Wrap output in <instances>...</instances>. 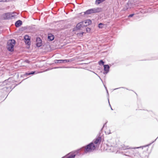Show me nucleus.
<instances>
[{
	"label": "nucleus",
	"mask_w": 158,
	"mask_h": 158,
	"mask_svg": "<svg viewBox=\"0 0 158 158\" xmlns=\"http://www.w3.org/2000/svg\"><path fill=\"white\" fill-rule=\"evenodd\" d=\"M134 14H131V15H129L128 17H132L133 15H134Z\"/></svg>",
	"instance_id": "19"
},
{
	"label": "nucleus",
	"mask_w": 158,
	"mask_h": 158,
	"mask_svg": "<svg viewBox=\"0 0 158 158\" xmlns=\"http://www.w3.org/2000/svg\"><path fill=\"white\" fill-rule=\"evenodd\" d=\"M84 27L83 26L82 22H80L78 23L76 26V28L77 29H81L82 27Z\"/></svg>",
	"instance_id": "8"
},
{
	"label": "nucleus",
	"mask_w": 158,
	"mask_h": 158,
	"mask_svg": "<svg viewBox=\"0 0 158 158\" xmlns=\"http://www.w3.org/2000/svg\"><path fill=\"white\" fill-rule=\"evenodd\" d=\"M82 22L84 27L87 26L91 23V21L89 19L86 20Z\"/></svg>",
	"instance_id": "5"
},
{
	"label": "nucleus",
	"mask_w": 158,
	"mask_h": 158,
	"mask_svg": "<svg viewBox=\"0 0 158 158\" xmlns=\"http://www.w3.org/2000/svg\"><path fill=\"white\" fill-rule=\"evenodd\" d=\"M103 25L102 24L100 23L99 24L98 27L100 28H102V27Z\"/></svg>",
	"instance_id": "15"
},
{
	"label": "nucleus",
	"mask_w": 158,
	"mask_h": 158,
	"mask_svg": "<svg viewBox=\"0 0 158 158\" xmlns=\"http://www.w3.org/2000/svg\"><path fill=\"white\" fill-rule=\"evenodd\" d=\"M83 33H84L83 32H81V33H79L78 34L80 35H82L83 34Z\"/></svg>",
	"instance_id": "20"
},
{
	"label": "nucleus",
	"mask_w": 158,
	"mask_h": 158,
	"mask_svg": "<svg viewBox=\"0 0 158 158\" xmlns=\"http://www.w3.org/2000/svg\"><path fill=\"white\" fill-rule=\"evenodd\" d=\"M104 71L106 73H107L110 68L109 66L108 65H104Z\"/></svg>",
	"instance_id": "12"
},
{
	"label": "nucleus",
	"mask_w": 158,
	"mask_h": 158,
	"mask_svg": "<svg viewBox=\"0 0 158 158\" xmlns=\"http://www.w3.org/2000/svg\"><path fill=\"white\" fill-rule=\"evenodd\" d=\"M105 0H97L95 2V3L96 4H99L101 2L105 1Z\"/></svg>",
	"instance_id": "14"
},
{
	"label": "nucleus",
	"mask_w": 158,
	"mask_h": 158,
	"mask_svg": "<svg viewBox=\"0 0 158 158\" xmlns=\"http://www.w3.org/2000/svg\"><path fill=\"white\" fill-rule=\"evenodd\" d=\"M101 10V8L98 7L86 10L85 12V14H89L94 13L98 12H100Z\"/></svg>",
	"instance_id": "3"
},
{
	"label": "nucleus",
	"mask_w": 158,
	"mask_h": 158,
	"mask_svg": "<svg viewBox=\"0 0 158 158\" xmlns=\"http://www.w3.org/2000/svg\"><path fill=\"white\" fill-rule=\"evenodd\" d=\"M36 45L37 46L40 47L42 45V41L40 38H37L36 40Z\"/></svg>",
	"instance_id": "6"
},
{
	"label": "nucleus",
	"mask_w": 158,
	"mask_h": 158,
	"mask_svg": "<svg viewBox=\"0 0 158 158\" xmlns=\"http://www.w3.org/2000/svg\"><path fill=\"white\" fill-rule=\"evenodd\" d=\"M140 147H138V148H140Z\"/></svg>",
	"instance_id": "23"
},
{
	"label": "nucleus",
	"mask_w": 158,
	"mask_h": 158,
	"mask_svg": "<svg viewBox=\"0 0 158 158\" xmlns=\"http://www.w3.org/2000/svg\"><path fill=\"white\" fill-rule=\"evenodd\" d=\"M24 39L25 40L26 44L29 45L30 43V38L28 35H25L24 37Z\"/></svg>",
	"instance_id": "7"
},
{
	"label": "nucleus",
	"mask_w": 158,
	"mask_h": 158,
	"mask_svg": "<svg viewBox=\"0 0 158 158\" xmlns=\"http://www.w3.org/2000/svg\"><path fill=\"white\" fill-rule=\"evenodd\" d=\"M34 73H35V72H32L31 73H27V74L28 75H30V74H34Z\"/></svg>",
	"instance_id": "18"
},
{
	"label": "nucleus",
	"mask_w": 158,
	"mask_h": 158,
	"mask_svg": "<svg viewBox=\"0 0 158 158\" xmlns=\"http://www.w3.org/2000/svg\"><path fill=\"white\" fill-rule=\"evenodd\" d=\"M22 24V22L21 20H18L15 22V25L16 27H20Z\"/></svg>",
	"instance_id": "10"
},
{
	"label": "nucleus",
	"mask_w": 158,
	"mask_h": 158,
	"mask_svg": "<svg viewBox=\"0 0 158 158\" xmlns=\"http://www.w3.org/2000/svg\"><path fill=\"white\" fill-rule=\"evenodd\" d=\"M101 139V137H98L94 141V143H91L85 147V152H91L94 150L97 147V145L100 144Z\"/></svg>",
	"instance_id": "1"
},
{
	"label": "nucleus",
	"mask_w": 158,
	"mask_h": 158,
	"mask_svg": "<svg viewBox=\"0 0 158 158\" xmlns=\"http://www.w3.org/2000/svg\"><path fill=\"white\" fill-rule=\"evenodd\" d=\"M99 64H102V65H103L104 64V62L102 60H101L99 62Z\"/></svg>",
	"instance_id": "17"
},
{
	"label": "nucleus",
	"mask_w": 158,
	"mask_h": 158,
	"mask_svg": "<svg viewBox=\"0 0 158 158\" xmlns=\"http://www.w3.org/2000/svg\"><path fill=\"white\" fill-rule=\"evenodd\" d=\"M69 61V60H55V63H61L62 62H67Z\"/></svg>",
	"instance_id": "9"
},
{
	"label": "nucleus",
	"mask_w": 158,
	"mask_h": 158,
	"mask_svg": "<svg viewBox=\"0 0 158 158\" xmlns=\"http://www.w3.org/2000/svg\"><path fill=\"white\" fill-rule=\"evenodd\" d=\"M25 62H26L27 63V62H28V61L27 60H25Z\"/></svg>",
	"instance_id": "22"
},
{
	"label": "nucleus",
	"mask_w": 158,
	"mask_h": 158,
	"mask_svg": "<svg viewBox=\"0 0 158 158\" xmlns=\"http://www.w3.org/2000/svg\"><path fill=\"white\" fill-rule=\"evenodd\" d=\"M77 151H76L72 153V154H69V155L68 156L67 158H74L76 155V153H77Z\"/></svg>",
	"instance_id": "11"
},
{
	"label": "nucleus",
	"mask_w": 158,
	"mask_h": 158,
	"mask_svg": "<svg viewBox=\"0 0 158 158\" xmlns=\"http://www.w3.org/2000/svg\"><path fill=\"white\" fill-rule=\"evenodd\" d=\"M6 1V0H0V2H5Z\"/></svg>",
	"instance_id": "21"
},
{
	"label": "nucleus",
	"mask_w": 158,
	"mask_h": 158,
	"mask_svg": "<svg viewBox=\"0 0 158 158\" xmlns=\"http://www.w3.org/2000/svg\"><path fill=\"white\" fill-rule=\"evenodd\" d=\"M15 41L14 40H9L7 43V48L9 51H12L14 50V47L15 45Z\"/></svg>",
	"instance_id": "2"
},
{
	"label": "nucleus",
	"mask_w": 158,
	"mask_h": 158,
	"mask_svg": "<svg viewBox=\"0 0 158 158\" xmlns=\"http://www.w3.org/2000/svg\"><path fill=\"white\" fill-rule=\"evenodd\" d=\"M13 14V13H10L6 14L4 15V18L6 19H11L12 17H14V15H12Z\"/></svg>",
	"instance_id": "4"
},
{
	"label": "nucleus",
	"mask_w": 158,
	"mask_h": 158,
	"mask_svg": "<svg viewBox=\"0 0 158 158\" xmlns=\"http://www.w3.org/2000/svg\"><path fill=\"white\" fill-rule=\"evenodd\" d=\"M54 36L51 34L48 35V39L51 41H52L54 40Z\"/></svg>",
	"instance_id": "13"
},
{
	"label": "nucleus",
	"mask_w": 158,
	"mask_h": 158,
	"mask_svg": "<svg viewBox=\"0 0 158 158\" xmlns=\"http://www.w3.org/2000/svg\"><path fill=\"white\" fill-rule=\"evenodd\" d=\"M90 29L89 28L87 27L86 28V31L87 32H89L90 31Z\"/></svg>",
	"instance_id": "16"
}]
</instances>
